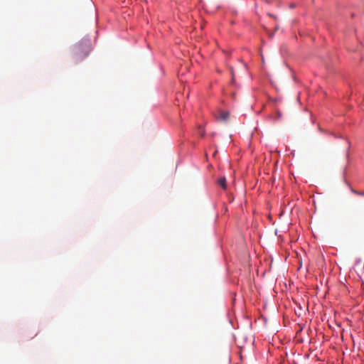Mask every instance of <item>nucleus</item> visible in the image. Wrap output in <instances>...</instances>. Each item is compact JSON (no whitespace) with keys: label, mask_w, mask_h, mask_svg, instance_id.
<instances>
[{"label":"nucleus","mask_w":364,"mask_h":364,"mask_svg":"<svg viewBox=\"0 0 364 364\" xmlns=\"http://www.w3.org/2000/svg\"><path fill=\"white\" fill-rule=\"evenodd\" d=\"M354 193L359 196H364V192L354 191Z\"/></svg>","instance_id":"4"},{"label":"nucleus","mask_w":364,"mask_h":364,"mask_svg":"<svg viewBox=\"0 0 364 364\" xmlns=\"http://www.w3.org/2000/svg\"><path fill=\"white\" fill-rule=\"evenodd\" d=\"M91 50V43L90 40H83L80 41L74 48L73 53L76 61L85 58Z\"/></svg>","instance_id":"1"},{"label":"nucleus","mask_w":364,"mask_h":364,"mask_svg":"<svg viewBox=\"0 0 364 364\" xmlns=\"http://www.w3.org/2000/svg\"><path fill=\"white\" fill-rule=\"evenodd\" d=\"M230 113L228 111L218 110L215 114V117L218 121L226 122L229 119Z\"/></svg>","instance_id":"2"},{"label":"nucleus","mask_w":364,"mask_h":364,"mask_svg":"<svg viewBox=\"0 0 364 364\" xmlns=\"http://www.w3.org/2000/svg\"><path fill=\"white\" fill-rule=\"evenodd\" d=\"M218 184L223 189H226V179L225 177H221L218 179Z\"/></svg>","instance_id":"3"}]
</instances>
